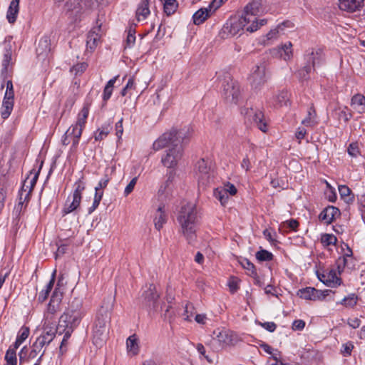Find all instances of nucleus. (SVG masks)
<instances>
[{
	"label": "nucleus",
	"mask_w": 365,
	"mask_h": 365,
	"mask_svg": "<svg viewBox=\"0 0 365 365\" xmlns=\"http://www.w3.org/2000/svg\"><path fill=\"white\" fill-rule=\"evenodd\" d=\"M177 220L180 225L182 234L188 244L194 245L196 241L197 212L192 203H187L181 207Z\"/></svg>",
	"instance_id": "nucleus-1"
},
{
	"label": "nucleus",
	"mask_w": 365,
	"mask_h": 365,
	"mask_svg": "<svg viewBox=\"0 0 365 365\" xmlns=\"http://www.w3.org/2000/svg\"><path fill=\"white\" fill-rule=\"evenodd\" d=\"M84 314L85 311L81 300L75 299L61 316L58 329H61V327L76 329L80 324Z\"/></svg>",
	"instance_id": "nucleus-2"
},
{
	"label": "nucleus",
	"mask_w": 365,
	"mask_h": 365,
	"mask_svg": "<svg viewBox=\"0 0 365 365\" xmlns=\"http://www.w3.org/2000/svg\"><path fill=\"white\" fill-rule=\"evenodd\" d=\"M250 26L249 19H246L243 15H235L231 16L220 31V36L222 38H228L236 35L241 36L243 31H247V28Z\"/></svg>",
	"instance_id": "nucleus-3"
},
{
	"label": "nucleus",
	"mask_w": 365,
	"mask_h": 365,
	"mask_svg": "<svg viewBox=\"0 0 365 365\" xmlns=\"http://www.w3.org/2000/svg\"><path fill=\"white\" fill-rule=\"evenodd\" d=\"M187 132L183 130H177L175 128L171 129L169 132L164 133L160 136L153 145L155 150H159L165 147H175L177 145H181L185 139L188 138Z\"/></svg>",
	"instance_id": "nucleus-4"
},
{
	"label": "nucleus",
	"mask_w": 365,
	"mask_h": 365,
	"mask_svg": "<svg viewBox=\"0 0 365 365\" xmlns=\"http://www.w3.org/2000/svg\"><path fill=\"white\" fill-rule=\"evenodd\" d=\"M261 6V0H253L245 6L242 15L246 19H249V22L250 23V26H248L247 28V32L253 33L267 23L265 19H260L259 21L257 19V16L260 12Z\"/></svg>",
	"instance_id": "nucleus-5"
},
{
	"label": "nucleus",
	"mask_w": 365,
	"mask_h": 365,
	"mask_svg": "<svg viewBox=\"0 0 365 365\" xmlns=\"http://www.w3.org/2000/svg\"><path fill=\"white\" fill-rule=\"evenodd\" d=\"M222 93L227 102L235 104L238 102L240 95V86L229 73H225L222 79Z\"/></svg>",
	"instance_id": "nucleus-6"
},
{
	"label": "nucleus",
	"mask_w": 365,
	"mask_h": 365,
	"mask_svg": "<svg viewBox=\"0 0 365 365\" xmlns=\"http://www.w3.org/2000/svg\"><path fill=\"white\" fill-rule=\"evenodd\" d=\"M83 180L82 176L74 183L72 200L70 201V197H68L63 210V215L71 213L79 207L82 199V193L86 188V182Z\"/></svg>",
	"instance_id": "nucleus-7"
},
{
	"label": "nucleus",
	"mask_w": 365,
	"mask_h": 365,
	"mask_svg": "<svg viewBox=\"0 0 365 365\" xmlns=\"http://www.w3.org/2000/svg\"><path fill=\"white\" fill-rule=\"evenodd\" d=\"M12 37L8 36L5 38L4 45V54L1 62V76L5 81L9 76H11L13 73V65L14 62L12 61Z\"/></svg>",
	"instance_id": "nucleus-8"
},
{
	"label": "nucleus",
	"mask_w": 365,
	"mask_h": 365,
	"mask_svg": "<svg viewBox=\"0 0 365 365\" xmlns=\"http://www.w3.org/2000/svg\"><path fill=\"white\" fill-rule=\"evenodd\" d=\"M307 64L297 72V77L300 81H307L309 78V73L312 68L319 64L323 60L322 51L319 49L317 51H312L306 55L305 57Z\"/></svg>",
	"instance_id": "nucleus-9"
},
{
	"label": "nucleus",
	"mask_w": 365,
	"mask_h": 365,
	"mask_svg": "<svg viewBox=\"0 0 365 365\" xmlns=\"http://www.w3.org/2000/svg\"><path fill=\"white\" fill-rule=\"evenodd\" d=\"M108 316L106 313L98 314L96 317L95 325L93 327V344L96 346H101L103 341L106 339L108 333L107 327Z\"/></svg>",
	"instance_id": "nucleus-10"
},
{
	"label": "nucleus",
	"mask_w": 365,
	"mask_h": 365,
	"mask_svg": "<svg viewBox=\"0 0 365 365\" xmlns=\"http://www.w3.org/2000/svg\"><path fill=\"white\" fill-rule=\"evenodd\" d=\"M241 113L245 115L247 120L255 125L263 133L267 131L268 126L262 111L252 108H245L242 109Z\"/></svg>",
	"instance_id": "nucleus-11"
},
{
	"label": "nucleus",
	"mask_w": 365,
	"mask_h": 365,
	"mask_svg": "<svg viewBox=\"0 0 365 365\" xmlns=\"http://www.w3.org/2000/svg\"><path fill=\"white\" fill-rule=\"evenodd\" d=\"M14 90L11 80L6 82V91L2 101L1 108V115L2 118H9L14 108Z\"/></svg>",
	"instance_id": "nucleus-12"
},
{
	"label": "nucleus",
	"mask_w": 365,
	"mask_h": 365,
	"mask_svg": "<svg viewBox=\"0 0 365 365\" xmlns=\"http://www.w3.org/2000/svg\"><path fill=\"white\" fill-rule=\"evenodd\" d=\"M90 104L88 103H84L82 109L79 112L77 118L76 123L75 125L71 126L73 128V133L75 134V140L73 145L77 146L79 143V140L82 135L83 128H85L86 120L89 114Z\"/></svg>",
	"instance_id": "nucleus-13"
},
{
	"label": "nucleus",
	"mask_w": 365,
	"mask_h": 365,
	"mask_svg": "<svg viewBox=\"0 0 365 365\" xmlns=\"http://www.w3.org/2000/svg\"><path fill=\"white\" fill-rule=\"evenodd\" d=\"M182 156V146L177 145L175 147L169 148L167 150L166 155L161 159V162L164 166L168 168H173L177 165L178 161Z\"/></svg>",
	"instance_id": "nucleus-14"
},
{
	"label": "nucleus",
	"mask_w": 365,
	"mask_h": 365,
	"mask_svg": "<svg viewBox=\"0 0 365 365\" xmlns=\"http://www.w3.org/2000/svg\"><path fill=\"white\" fill-rule=\"evenodd\" d=\"M267 79L264 65H256L252 68L249 81L254 89L260 88L267 82Z\"/></svg>",
	"instance_id": "nucleus-15"
},
{
	"label": "nucleus",
	"mask_w": 365,
	"mask_h": 365,
	"mask_svg": "<svg viewBox=\"0 0 365 365\" xmlns=\"http://www.w3.org/2000/svg\"><path fill=\"white\" fill-rule=\"evenodd\" d=\"M195 173L199 183L206 185L212 175L210 163L204 158L199 160L195 165Z\"/></svg>",
	"instance_id": "nucleus-16"
},
{
	"label": "nucleus",
	"mask_w": 365,
	"mask_h": 365,
	"mask_svg": "<svg viewBox=\"0 0 365 365\" xmlns=\"http://www.w3.org/2000/svg\"><path fill=\"white\" fill-rule=\"evenodd\" d=\"M331 290L326 289L324 291L318 290L314 287H306L301 289H299L297 292V295L306 300H323L325 299L327 296L329 295Z\"/></svg>",
	"instance_id": "nucleus-17"
},
{
	"label": "nucleus",
	"mask_w": 365,
	"mask_h": 365,
	"mask_svg": "<svg viewBox=\"0 0 365 365\" xmlns=\"http://www.w3.org/2000/svg\"><path fill=\"white\" fill-rule=\"evenodd\" d=\"M102 21L100 19L96 21V26H94L88 34L86 40L87 50L93 51L97 46L101 37Z\"/></svg>",
	"instance_id": "nucleus-18"
},
{
	"label": "nucleus",
	"mask_w": 365,
	"mask_h": 365,
	"mask_svg": "<svg viewBox=\"0 0 365 365\" xmlns=\"http://www.w3.org/2000/svg\"><path fill=\"white\" fill-rule=\"evenodd\" d=\"M142 297L143 298V302L145 306L155 309L159 298L155 285L150 284L148 289L144 291Z\"/></svg>",
	"instance_id": "nucleus-19"
},
{
	"label": "nucleus",
	"mask_w": 365,
	"mask_h": 365,
	"mask_svg": "<svg viewBox=\"0 0 365 365\" xmlns=\"http://www.w3.org/2000/svg\"><path fill=\"white\" fill-rule=\"evenodd\" d=\"M340 210L334 207L328 206L324 209L319 215L320 220L324 222V223L329 225L331 224L333 220L340 215Z\"/></svg>",
	"instance_id": "nucleus-20"
},
{
	"label": "nucleus",
	"mask_w": 365,
	"mask_h": 365,
	"mask_svg": "<svg viewBox=\"0 0 365 365\" xmlns=\"http://www.w3.org/2000/svg\"><path fill=\"white\" fill-rule=\"evenodd\" d=\"M213 6L215 5L211 2L207 8H201L197 10L192 16L194 24L200 25L205 22V20L211 15Z\"/></svg>",
	"instance_id": "nucleus-21"
},
{
	"label": "nucleus",
	"mask_w": 365,
	"mask_h": 365,
	"mask_svg": "<svg viewBox=\"0 0 365 365\" xmlns=\"http://www.w3.org/2000/svg\"><path fill=\"white\" fill-rule=\"evenodd\" d=\"M175 175V172L174 170H169L167 174L166 180L160 185L158 190L159 195H168L172 190L173 188V181L174 180Z\"/></svg>",
	"instance_id": "nucleus-22"
},
{
	"label": "nucleus",
	"mask_w": 365,
	"mask_h": 365,
	"mask_svg": "<svg viewBox=\"0 0 365 365\" xmlns=\"http://www.w3.org/2000/svg\"><path fill=\"white\" fill-rule=\"evenodd\" d=\"M62 297V292H59L58 288H56L51 295L49 304L48 305V313L54 314L57 312L58 307L61 302Z\"/></svg>",
	"instance_id": "nucleus-23"
},
{
	"label": "nucleus",
	"mask_w": 365,
	"mask_h": 365,
	"mask_svg": "<svg viewBox=\"0 0 365 365\" xmlns=\"http://www.w3.org/2000/svg\"><path fill=\"white\" fill-rule=\"evenodd\" d=\"M19 3L20 0H12L10 2L6 12V19L10 24H14L16 21L19 12Z\"/></svg>",
	"instance_id": "nucleus-24"
},
{
	"label": "nucleus",
	"mask_w": 365,
	"mask_h": 365,
	"mask_svg": "<svg viewBox=\"0 0 365 365\" xmlns=\"http://www.w3.org/2000/svg\"><path fill=\"white\" fill-rule=\"evenodd\" d=\"M149 4V0H142L139 3L135 12L136 19L138 21L145 20L150 14Z\"/></svg>",
	"instance_id": "nucleus-25"
},
{
	"label": "nucleus",
	"mask_w": 365,
	"mask_h": 365,
	"mask_svg": "<svg viewBox=\"0 0 365 365\" xmlns=\"http://www.w3.org/2000/svg\"><path fill=\"white\" fill-rule=\"evenodd\" d=\"M339 2L340 9L354 12L361 7L363 0H339Z\"/></svg>",
	"instance_id": "nucleus-26"
},
{
	"label": "nucleus",
	"mask_w": 365,
	"mask_h": 365,
	"mask_svg": "<svg viewBox=\"0 0 365 365\" xmlns=\"http://www.w3.org/2000/svg\"><path fill=\"white\" fill-rule=\"evenodd\" d=\"M51 51L50 43L48 38L44 37L40 39L36 47V54L38 58L44 59Z\"/></svg>",
	"instance_id": "nucleus-27"
},
{
	"label": "nucleus",
	"mask_w": 365,
	"mask_h": 365,
	"mask_svg": "<svg viewBox=\"0 0 365 365\" xmlns=\"http://www.w3.org/2000/svg\"><path fill=\"white\" fill-rule=\"evenodd\" d=\"M213 338L220 344L227 345L232 341L231 336L227 330L217 329L213 331Z\"/></svg>",
	"instance_id": "nucleus-28"
},
{
	"label": "nucleus",
	"mask_w": 365,
	"mask_h": 365,
	"mask_svg": "<svg viewBox=\"0 0 365 365\" xmlns=\"http://www.w3.org/2000/svg\"><path fill=\"white\" fill-rule=\"evenodd\" d=\"M30 329L28 327L23 326L19 329L15 342L11 345L14 348L18 349L24 341L29 337Z\"/></svg>",
	"instance_id": "nucleus-29"
},
{
	"label": "nucleus",
	"mask_w": 365,
	"mask_h": 365,
	"mask_svg": "<svg viewBox=\"0 0 365 365\" xmlns=\"http://www.w3.org/2000/svg\"><path fill=\"white\" fill-rule=\"evenodd\" d=\"M351 105L356 107L359 113L365 112V96L360 93H356L351 98Z\"/></svg>",
	"instance_id": "nucleus-30"
},
{
	"label": "nucleus",
	"mask_w": 365,
	"mask_h": 365,
	"mask_svg": "<svg viewBox=\"0 0 365 365\" xmlns=\"http://www.w3.org/2000/svg\"><path fill=\"white\" fill-rule=\"evenodd\" d=\"M126 346L128 352L133 355H137L139 352V346L138 339L135 334L130 336L126 340Z\"/></svg>",
	"instance_id": "nucleus-31"
},
{
	"label": "nucleus",
	"mask_w": 365,
	"mask_h": 365,
	"mask_svg": "<svg viewBox=\"0 0 365 365\" xmlns=\"http://www.w3.org/2000/svg\"><path fill=\"white\" fill-rule=\"evenodd\" d=\"M339 192L342 200L346 204H351L354 200V196L350 188L344 185H339Z\"/></svg>",
	"instance_id": "nucleus-32"
},
{
	"label": "nucleus",
	"mask_w": 365,
	"mask_h": 365,
	"mask_svg": "<svg viewBox=\"0 0 365 365\" xmlns=\"http://www.w3.org/2000/svg\"><path fill=\"white\" fill-rule=\"evenodd\" d=\"M109 3L110 0H86L84 6L86 9H101L107 6Z\"/></svg>",
	"instance_id": "nucleus-33"
},
{
	"label": "nucleus",
	"mask_w": 365,
	"mask_h": 365,
	"mask_svg": "<svg viewBox=\"0 0 365 365\" xmlns=\"http://www.w3.org/2000/svg\"><path fill=\"white\" fill-rule=\"evenodd\" d=\"M55 275L56 270L53 272L51 278L48 283L46 284L45 289H42L40 292L38 297V300L40 302H43L48 298L49 293L51 292L55 282Z\"/></svg>",
	"instance_id": "nucleus-34"
},
{
	"label": "nucleus",
	"mask_w": 365,
	"mask_h": 365,
	"mask_svg": "<svg viewBox=\"0 0 365 365\" xmlns=\"http://www.w3.org/2000/svg\"><path fill=\"white\" fill-rule=\"evenodd\" d=\"M166 215L163 210V207L160 206L155 213L154 218V225L157 230H160L166 222Z\"/></svg>",
	"instance_id": "nucleus-35"
},
{
	"label": "nucleus",
	"mask_w": 365,
	"mask_h": 365,
	"mask_svg": "<svg viewBox=\"0 0 365 365\" xmlns=\"http://www.w3.org/2000/svg\"><path fill=\"white\" fill-rule=\"evenodd\" d=\"M327 279H322L319 276V279L324 284L331 286V284H334L336 285H340L341 283V278L336 276V272L333 269H331L326 272Z\"/></svg>",
	"instance_id": "nucleus-36"
},
{
	"label": "nucleus",
	"mask_w": 365,
	"mask_h": 365,
	"mask_svg": "<svg viewBox=\"0 0 365 365\" xmlns=\"http://www.w3.org/2000/svg\"><path fill=\"white\" fill-rule=\"evenodd\" d=\"M289 102V93L287 91H282L277 95L273 97V105L274 106L282 107L287 106Z\"/></svg>",
	"instance_id": "nucleus-37"
},
{
	"label": "nucleus",
	"mask_w": 365,
	"mask_h": 365,
	"mask_svg": "<svg viewBox=\"0 0 365 365\" xmlns=\"http://www.w3.org/2000/svg\"><path fill=\"white\" fill-rule=\"evenodd\" d=\"M316 116L315 109L311 106L307 110V116L302 121V123L307 127H313L317 124Z\"/></svg>",
	"instance_id": "nucleus-38"
},
{
	"label": "nucleus",
	"mask_w": 365,
	"mask_h": 365,
	"mask_svg": "<svg viewBox=\"0 0 365 365\" xmlns=\"http://www.w3.org/2000/svg\"><path fill=\"white\" fill-rule=\"evenodd\" d=\"M292 44L291 42H287L279 48L280 56L285 61L289 60L292 57Z\"/></svg>",
	"instance_id": "nucleus-39"
},
{
	"label": "nucleus",
	"mask_w": 365,
	"mask_h": 365,
	"mask_svg": "<svg viewBox=\"0 0 365 365\" xmlns=\"http://www.w3.org/2000/svg\"><path fill=\"white\" fill-rule=\"evenodd\" d=\"M299 222L297 220L291 219L283 222L279 226V230L282 232H288L289 230L297 231Z\"/></svg>",
	"instance_id": "nucleus-40"
},
{
	"label": "nucleus",
	"mask_w": 365,
	"mask_h": 365,
	"mask_svg": "<svg viewBox=\"0 0 365 365\" xmlns=\"http://www.w3.org/2000/svg\"><path fill=\"white\" fill-rule=\"evenodd\" d=\"M116 79H117V76L109 80L104 88L103 93V100L105 103H106L108 99H110V98L112 95L114 84L116 81Z\"/></svg>",
	"instance_id": "nucleus-41"
},
{
	"label": "nucleus",
	"mask_w": 365,
	"mask_h": 365,
	"mask_svg": "<svg viewBox=\"0 0 365 365\" xmlns=\"http://www.w3.org/2000/svg\"><path fill=\"white\" fill-rule=\"evenodd\" d=\"M111 130V126L110 123L103 124L100 128L97 130L95 133V140L96 141L101 140L104 138H106Z\"/></svg>",
	"instance_id": "nucleus-42"
},
{
	"label": "nucleus",
	"mask_w": 365,
	"mask_h": 365,
	"mask_svg": "<svg viewBox=\"0 0 365 365\" xmlns=\"http://www.w3.org/2000/svg\"><path fill=\"white\" fill-rule=\"evenodd\" d=\"M163 6L165 13L168 16H170L176 11L178 7V3L176 0H165L163 3Z\"/></svg>",
	"instance_id": "nucleus-43"
},
{
	"label": "nucleus",
	"mask_w": 365,
	"mask_h": 365,
	"mask_svg": "<svg viewBox=\"0 0 365 365\" xmlns=\"http://www.w3.org/2000/svg\"><path fill=\"white\" fill-rule=\"evenodd\" d=\"M358 297L355 294H350L347 297H345L340 302V304L345 306L346 307L353 308L356 305Z\"/></svg>",
	"instance_id": "nucleus-44"
},
{
	"label": "nucleus",
	"mask_w": 365,
	"mask_h": 365,
	"mask_svg": "<svg viewBox=\"0 0 365 365\" xmlns=\"http://www.w3.org/2000/svg\"><path fill=\"white\" fill-rule=\"evenodd\" d=\"M214 196L217 199L222 205H225L229 199V196L222 187L217 188L214 190Z\"/></svg>",
	"instance_id": "nucleus-45"
},
{
	"label": "nucleus",
	"mask_w": 365,
	"mask_h": 365,
	"mask_svg": "<svg viewBox=\"0 0 365 365\" xmlns=\"http://www.w3.org/2000/svg\"><path fill=\"white\" fill-rule=\"evenodd\" d=\"M355 266L354 261L351 257H343V259H339L337 261V267L339 269V272H341V269H343L345 267H347L350 269L353 268Z\"/></svg>",
	"instance_id": "nucleus-46"
},
{
	"label": "nucleus",
	"mask_w": 365,
	"mask_h": 365,
	"mask_svg": "<svg viewBox=\"0 0 365 365\" xmlns=\"http://www.w3.org/2000/svg\"><path fill=\"white\" fill-rule=\"evenodd\" d=\"M255 256H256L257 259H258L260 262L271 261L273 259V257H274V255H272V252H270L266 250H262V249H261L260 250L257 252Z\"/></svg>",
	"instance_id": "nucleus-47"
},
{
	"label": "nucleus",
	"mask_w": 365,
	"mask_h": 365,
	"mask_svg": "<svg viewBox=\"0 0 365 365\" xmlns=\"http://www.w3.org/2000/svg\"><path fill=\"white\" fill-rule=\"evenodd\" d=\"M70 244L68 240H59L57 242L58 249L56 252V258L62 256L66 252L67 247Z\"/></svg>",
	"instance_id": "nucleus-48"
},
{
	"label": "nucleus",
	"mask_w": 365,
	"mask_h": 365,
	"mask_svg": "<svg viewBox=\"0 0 365 365\" xmlns=\"http://www.w3.org/2000/svg\"><path fill=\"white\" fill-rule=\"evenodd\" d=\"M338 110V118H342L345 122H348L353 117L351 111L346 106L343 108H339Z\"/></svg>",
	"instance_id": "nucleus-49"
},
{
	"label": "nucleus",
	"mask_w": 365,
	"mask_h": 365,
	"mask_svg": "<svg viewBox=\"0 0 365 365\" xmlns=\"http://www.w3.org/2000/svg\"><path fill=\"white\" fill-rule=\"evenodd\" d=\"M69 138H72V148L75 149L77 147L73 145L75 134L74 133H73V128H71V127L66 130L65 134L63 135L62 143L63 145H67L70 143V140H68Z\"/></svg>",
	"instance_id": "nucleus-50"
},
{
	"label": "nucleus",
	"mask_w": 365,
	"mask_h": 365,
	"mask_svg": "<svg viewBox=\"0 0 365 365\" xmlns=\"http://www.w3.org/2000/svg\"><path fill=\"white\" fill-rule=\"evenodd\" d=\"M242 267L249 272V274L252 277L257 275V272L255 265L248 259H245L241 262Z\"/></svg>",
	"instance_id": "nucleus-51"
},
{
	"label": "nucleus",
	"mask_w": 365,
	"mask_h": 365,
	"mask_svg": "<svg viewBox=\"0 0 365 365\" xmlns=\"http://www.w3.org/2000/svg\"><path fill=\"white\" fill-rule=\"evenodd\" d=\"M52 341L53 339L51 335L41 334L36 339L35 341L41 345V347L43 348L44 346L49 345Z\"/></svg>",
	"instance_id": "nucleus-52"
},
{
	"label": "nucleus",
	"mask_w": 365,
	"mask_h": 365,
	"mask_svg": "<svg viewBox=\"0 0 365 365\" xmlns=\"http://www.w3.org/2000/svg\"><path fill=\"white\" fill-rule=\"evenodd\" d=\"M43 351V348L41 347V345L34 341L31 346V349L29 354V358L34 359L38 356V354H41Z\"/></svg>",
	"instance_id": "nucleus-53"
},
{
	"label": "nucleus",
	"mask_w": 365,
	"mask_h": 365,
	"mask_svg": "<svg viewBox=\"0 0 365 365\" xmlns=\"http://www.w3.org/2000/svg\"><path fill=\"white\" fill-rule=\"evenodd\" d=\"M88 65L86 63H80L74 65L71 68V73H73L75 75H80L83 73L87 68Z\"/></svg>",
	"instance_id": "nucleus-54"
},
{
	"label": "nucleus",
	"mask_w": 365,
	"mask_h": 365,
	"mask_svg": "<svg viewBox=\"0 0 365 365\" xmlns=\"http://www.w3.org/2000/svg\"><path fill=\"white\" fill-rule=\"evenodd\" d=\"M33 189H30L29 185V178H27L23 182L22 187L19 191V204H23L21 202V200H23V195L24 192H29L31 193Z\"/></svg>",
	"instance_id": "nucleus-55"
},
{
	"label": "nucleus",
	"mask_w": 365,
	"mask_h": 365,
	"mask_svg": "<svg viewBox=\"0 0 365 365\" xmlns=\"http://www.w3.org/2000/svg\"><path fill=\"white\" fill-rule=\"evenodd\" d=\"M347 152L351 157L356 158L360 153L358 144L356 143L349 144Z\"/></svg>",
	"instance_id": "nucleus-56"
},
{
	"label": "nucleus",
	"mask_w": 365,
	"mask_h": 365,
	"mask_svg": "<svg viewBox=\"0 0 365 365\" xmlns=\"http://www.w3.org/2000/svg\"><path fill=\"white\" fill-rule=\"evenodd\" d=\"M336 241V237L331 234H325L322 237V242L327 245H334Z\"/></svg>",
	"instance_id": "nucleus-57"
},
{
	"label": "nucleus",
	"mask_w": 365,
	"mask_h": 365,
	"mask_svg": "<svg viewBox=\"0 0 365 365\" xmlns=\"http://www.w3.org/2000/svg\"><path fill=\"white\" fill-rule=\"evenodd\" d=\"M294 26V24L291 21L286 20L278 24L277 28L281 34H284L286 29H292Z\"/></svg>",
	"instance_id": "nucleus-58"
},
{
	"label": "nucleus",
	"mask_w": 365,
	"mask_h": 365,
	"mask_svg": "<svg viewBox=\"0 0 365 365\" xmlns=\"http://www.w3.org/2000/svg\"><path fill=\"white\" fill-rule=\"evenodd\" d=\"M137 180H138L137 177L133 178L130 180V182L128 183V185L125 187V190H124L125 196H128L129 194H130L133 192L134 187L137 183Z\"/></svg>",
	"instance_id": "nucleus-59"
},
{
	"label": "nucleus",
	"mask_w": 365,
	"mask_h": 365,
	"mask_svg": "<svg viewBox=\"0 0 365 365\" xmlns=\"http://www.w3.org/2000/svg\"><path fill=\"white\" fill-rule=\"evenodd\" d=\"M259 324L269 332H273L277 329V324L273 322H259Z\"/></svg>",
	"instance_id": "nucleus-60"
},
{
	"label": "nucleus",
	"mask_w": 365,
	"mask_h": 365,
	"mask_svg": "<svg viewBox=\"0 0 365 365\" xmlns=\"http://www.w3.org/2000/svg\"><path fill=\"white\" fill-rule=\"evenodd\" d=\"M222 188L225 190V191H226L227 195L230 194V195H235L237 193V188L233 184H231L230 182L225 184Z\"/></svg>",
	"instance_id": "nucleus-61"
},
{
	"label": "nucleus",
	"mask_w": 365,
	"mask_h": 365,
	"mask_svg": "<svg viewBox=\"0 0 365 365\" xmlns=\"http://www.w3.org/2000/svg\"><path fill=\"white\" fill-rule=\"evenodd\" d=\"M305 327V322L302 320V319H297V320H294V322L292 323V329L294 331H301Z\"/></svg>",
	"instance_id": "nucleus-62"
},
{
	"label": "nucleus",
	"mask_w": 365,
	"mask_h": 365,
	"mask_svg": "<svg viewBox=\"0 0 365 365\" xmlns=\"http://www.w3.org/2000/svg\"><path fill=\"white\" fill-rule=\"evenodd\" d=\"M353 348L354 345L351 342H347L343 344V349L341 350L343 355L344 356L351 355Z\"/></svg>",
	"instance_id": "nucleus-63"
},
{
	"label": "nucleus",
	"mask_w": 365,
	"mask_h": 365,
	"mask_svg": "<svg viewBox=\"0 0 365 365\" xmlns=\"http://www.w3.org/2000/svg\"><path fill=\"white\" fill-rule=\"evenodd\" d=\"M281 34L277 28H274L273 29H271L266 35V40L269 41L272 39H276L278 36V35Z\"/></svg>",
	"instance_id": "nucleus-64"
}]
</instances>
